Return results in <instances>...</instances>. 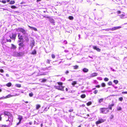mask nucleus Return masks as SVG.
<instances>
[{"instance_id":"f257e3e1","label":"nucleus","mask_w":127,"mask_h":127,"mask_svg":"<svg viewBox=\"0 0 127 127\" xmlns=\"http://www.w3.org/2000/svg\"><path fill=\"white\" fill-rule=\"evenodd\" d=\"M4 114L5 116H7L8 117V119L6 121H9V125H11L13 119V117L12 115L10 112L6 111H4Z\"/></svg>"},{"instance_id":"f03ea898","label":"nucleus","mask_w":127,"mask_h":127,"mask_svg":"<svg viewBox=\"0 0 127 127\" xmlns=\"http://www.w3.org/2000/svg\"><path fill=\"white\" fill-rule=\"evenodd\" d=\"M57 84L59 85L58 86H54L55 88L59 90L64 91V87L62 85L63 83L60 82H58Z\"/></svg>"},{"instance_id":"7ed1b4c3","label":"nucleus","mask_w":127,"mask_h":127,"mask_svg":"<svg viewBox=\"0 0 127 127\" xmlns=\"http://www.w3.org/2000/svg\"><path fill=\"white\" fill-rule=\"evenodd\" d=\"M99 110L100 113L103 114H107L109 112L108 108L102 107L100 108Z\"/></svg>"},{"instance_id":"20e7f679","label":"nucleus","mask_w":127,"mask_h":127,"mask_svg":"<svg viewBox=\"0 0 127 127\" xmlns=\"http://www.w3.org/2000/svg\"><path fill=\"white\" fill-rule=\"evenodd\" d=\"M18 39L19 40L18 41V42H23L24 41L23 36L20 33H18Z\"/></svg>"},{"instance_id":"39448f33","label":"nucleus","mask_w":127,"mask_h":127,"mask_svg":"<svg viewBox=\"0 0 127 127\" xmlns=\"http://www.w3.org/2000/svg\"><path fill=\"white\" fill-rule=\"evenodd\" d=\"M16 31L17 32H22L24 34H25L26 33V32L25 30L22 28H19L16 29Z\"/></svg>"},{"instance_id":"423d86ee","label":"nucleus","mask_w":127,"mask_h":127,"mask_svg":"<svg viewBox=\"0 0 127 127\" xmlns=\"http://www.w3.org/2000/svg\"><path fill=\"white\" fill-rule=\"evenodd\" d=\"M106 121L105 119H104L102 118L99 119L98 120L95 122L96 124L97 125L99 124L104 122Z\"/></svg>"},{"instance_id":"0eeeda50","label":"nucleus","mask_w":127,"mask_h":127,"mask_svg":"<svg viewBox=\"0 0 127 127\" xmlns=\"http://www.w3.org/2000/svg\"><path fill=\"white\" fill-rule=\"evenodd\" d=\"M16 33H12V35H10L9 37L10 38L12 39L15 40L16 38Z\"/></svg>"},{"instance_id":"6e6552de","label":"nucleus","mask_w":127,"mask_h":127,"mask_svg":"<svg viewBox=\"0 0 127 127\" xmlns=\"http://www.w3.org/2000/svg\"><path fill=\"white\" fill-rule=\"evenodd\" d=\"M18 45L19 46V49H21V48H24V47L25 46V44L23 43V42H21L19 43L18 44Z\"/></svg>"},{"instance_id":"1a4fd4ad","label":"nucleus","mask_w":127,"mask_h":127,"mask_svg":"<svg viewBox=\"0 0 127 127\" xmlns=\"http://www.w3.org/2000/svg\"><path fill=\"white\" fill-rule=\"evenodd\" d=\"M121 28V26H118L117 27H114L113 28H112L111 29H110L112 31H114L120 28Z\"/></svg>"},{"instance_id":"9d476101","label":"nucleus","mask_w":127,"mask_h":127,"mask_svg":"<svg viewBox=\"0 0 127 127\" xmlns=\"http://www.w3.org/2000/svg\"><path fill=\"white\" fill-rule=\"evenodd\" d=\"M24 54V53L22 52H19L17 53L16 55L18 57H20L23 55Z\"/></svg>"},{"instance_id":"9b49d317","label":"nucleus","mask_w":127,"mask_h":127,"mask_svg":"<svg viewBox=\"0 0 127 127\" xmlns=\"http://www.w3.org/2000/svg\"><path fill=\"white\" fill-rule=\"evenodd\" d=\"M93 48L94 49L96 50L98 52H100L101 51V50L100 49L98 48H97L96 46H93Z\"/></svg>"},{"instance_id":"f8f14e48","label":"nucleus","mask_w":127,"mask_h":127,"mask_svg":"<svg viewBox=\"0 0 127 127\" xmlns=\"http://www.w3.org/2000/svg\"><path fill=\"white\" fill-rule=\"evenodd\" d=\"M35 42L34 40H33L32 41V42L30 43V46H31V48H32V47L34 46Z\"/></svg>"},{"instance_id":"ddd939ff","label":"nucleus","mask_w":127,"mask_h":127,"mask_svg":"<svg viewBox=\"0 0 127 127\" xmlns=\"http://www.w3.org/2000/svg\"><path fill=\"white\" fill-rule=\"evenodd\" d=\"M23 118V117L22 116L20 115L18 116V117L17 119L19 120V121L21 122V121Z\"/></svg>"},{"instance_id":"4468645a","label":"nucleus","mask_w":127,"mask_h":127,"mask_svg":"<svg viewBox=\"0 0 127 127\" xmlns=\"http://www.w3.org/2000/svg\"><path fill=\"white\" fill-rule=\"evenodd\" d=\"M83 71L84 73H86L89 70L86 68H84L83 69Z\"/></svg>"},{"instance_id":"2eb2a0df","label":"nucleus","mask_w":127,"mask_h":127,"mask_svg":"<svg viewBox=\"0 0 127 127\" xmlns=\"http://www.w3.org/2000/svg\"><path fill=\"white\" fill-rule=\"evenodd\" d=\"M11 49H15L17 48L16 46L13 44H11Z\"/></svg>"},{"instance_id":"dca6fc26","label":"nucleus","mask_w":127,"mask_h":127,"mask_svg":"<svg viewBox=\"0 0 127 127\" xmlns=\"http://www.w3.org/2000/svg\"><path fill=\"white\" fill-rule=\"evenodd\" d=\"M114 105V104H112L111 105H109V108L110 109L112 110V106H113Z\"/></svg>"},{"instance_id":"f3484780","label":"nucleus","mask_w":127,"mask_h":127,"mask_svg":"<svg viewBox=\"0 0 127 127\" xmlns=\"http://www.w3.org/2000/svg\"><path fill=\"white\" fill-rule=\"evenodd\" d=\"M28 27L30 29H33V30H34L35 31H37V29L33 27H32L30 26H29Z\"/></svg>"},{"instance_id":"a211bd4d","label":"nucleus","mask_w":127,"mask_h":127,"mask_svg":"<svg viewBox=\"0 0 127 127\" xmlns=\"http://www.w3.org/2000/svg\"><path fill=\"white\" fill-rule=\"evenodd\" d=\"M36 54V51L35 49H34L31 53V54L32 55H35Z\"/></svg>"},{"instance_id":"6ab92c4d","label":"nucleus","mask_w":127,"mask_h":127,"mask_svg":"<svg viewBox=\"0 0 127 127\" xmlns=\"http://www.w3.org/2000/svg\"><path fill=\"white\" fill-rule=\"evenodd\" d=\"M41 107L40 105L39 104H36V109H38Z\"/></svg>"},{"instance_id":"aec40b11","label":"nucleus","mask_w":127,"mask_h":127,"mask_svg":"<svg viewBox=\"0 0 127 127\" xmlns=\"http://www.w3.org/2000/svg\"><path fill=\"white\" fill-rule=\"evenodd\" d=\"M12 96H13L12 95H7L5 97H4V98H9V97H12Z\"/></svg>"},{"instance_id":"412c9836","label":"nucleus","mask_w":127,"mask_h":127,"mask_svg":"<svg viewBox=\"0 0 127 127\" xmlns=\"http://www.w3.org/2000/svg\"><path fill=\"white\" fill-rule=\"evenodd\" d=\"M86 97V95L84 94L80 96V97L82 98H85Z\"/></svg>"},{"instance_id":"4be33fe9","label":"nucleus","mask_w":127,"mask_h":127,"mask_svg":"<svg viewBox=\"0 0 127 127\" xmlns=\"http://www.w3.org/2000/svg\"><path fill=\"white\" fill-rule=\"evenodd\" d=\"M11 83L10 82H9L6 85L8 87H9L11 86Z\"/></svg>"},{"instance_id":"5701e85b","label":"nucleus","mask_w":127,"mask_h":127,"mask_svg":"<svg viewBox=\"0 0 127 127\" xmlns=\"http://www.w3.org/2000/svg\"><path fill=\"white\" fill-rule=\"evenodd\" d=\"M77 84V81H73L71 83L72 85L74 86V85Z\"/></svg>"},{"instance_id":"b1692460","label":"nucleus","mask_w":127,"mask_h":127,"mask_svg":"<svg viewBox=\"0 0 127 127\" xmlns=\"http://www.w3.org/2000/svg\"><path fill=\"white\" fill-rule=\"evenodd\" d=\"M113 82L115 83V84H117L118 83L119 81L117 80H114L113 81Z\"/></svg>"},{"instance_id":"393cba45","label":"nucleus","mask_w":127,"mask_h":127,"mask_svg":"<svg viewBox=\"0 0 127 127\" xmlns=\"http://www.w3.org/2000/svg\"><path fill=\"white\" fill-rule=\"evenodd\" d=\"M125 14H122L121 15H120V17L121 19H123L124 18V17L125 16Z\"/></svg>"},{"instance_id":"a878e982","label":"nucleus","mask_w":127,"mask_h":127,"mask_svg":"<svg viewBox=\"0 0 127 127\" xmlns=\"http://www.w3.org/2000/svg\"><path fill=\"white\" fill-rule=\"evenodd\" d=\"M15 3V1L14 0L11 1L9 2V4H13Z\"/></svg>"},{"instance_id":"bb28decb","label":"nucleus","mask_w":127,"mask_h":127,"mask_svg":"<svg viewBox=\"0 0 127 127\" xmlns=\"http://www.w3.org/2000/svg\"><path fill=\"white\" fill-rule=\"evenodd\" d=\"M10 125H9V124L8 125H2L1 126V127H9V126Z\"/></svg>"},{"instance_id":"cd10ccee","label":"nucleus","mask_w":127,"mask_h":127,"mask_svg":"<svg viewBox=\"0 0 127 127\" xmlns=\"http://www.w3.org/2000/svg\"><path fill=\"white\" fill-rule=\"evenodd\" d=\"M103 98H101L99 100H98V102L100 103L101 102H102L103 101Z\"/></svg>"},{"instance_id":"c85d7f7f","label":"nucleus","mask_w":127,"mask_h":127,"mask_svg":"<svg viewBox=\"0 0 127 127\" xmlns=\"http://www.w3.org/2000/svg\"><path fill=\"white\" fill-rule=\"evenodd\" d=\"M15 86L18 88H20L21 87V85L20 84H16L15 85Z\"/></svg>"},{"instance_id":"c756f323","label":"nucleus","mask_w":127,"mask_h":127,"mask_svg":"<svg viewBox=\"0 0 127 127\" xmlns=\"http://www.w3.org/2000/svg\"><path fill=\"white\" fill-rule=\"evenodd\" d=\"M50 21L52 23H55L54 20L53 19H51L50 20Z\"/></svg>"},{"instance_id":"7c9ffc66","label":"nucleus","mask_w":127,"mask_h":127,"mask_svg":"<svg viewBox=\"0 0 127 127\" xmlns=\"http://www.w3.org/2000/svg\"><path fill=\"white\" fill-rule=\"evenodd\" d=\"M92 104V102L91 101H89L86 103L87 105L88 106H89L91 105Z\"/></svg>"},{"instance_id":"2f4dec72","label":"nucleus","mask_w":127,"mask_h":127,"mask_svg":"<svg viewBox=\"0 0 127 127\" xmlns=\"http://www.w3.org/2000/svg\"><path fill=\"white\" fill-rule=\"evenodd\" d=\"M42 80L41 81V82H45L46 81V79H42Z\"/></svg>"},{"instance_id":"473e14b6","label":"nucleus","mask_w":127,"mask_h":127,"mask_svg":"<svg viewBox=\"0 0 127 127\" xmlns=\"http://www.w3.org/2000/svg\"><path fill=\"white\" fill-rule=\"evenodd\" d=\"M78 67V66L77 65H75L73 66V68L74 69H77Z\"/></svg>"},{"instance_id":"72a5a7b5","label":"nucleus","mask_w":127,"mask_h":127,"mask_svg":"<svg viewBox=\"0 0 127 127\" xmlns=\"http://www.w3.org/2000/svg\"><path fill=\"white\" fill-rule=\"evenodd\" d=\"M11 7L12 9H15L17 8V7L14 5H12L11 6Z\"/></svg>"},{"instance_id":"f704fd0d","label":"nucleus","mask_w":127,"mask_h":127,"mask_svg":"<svg viewBox=\"0 0 127 127\" xmlns=\"http://www.w3.org/2000/svg\"><path fill=\"white\" fill-rule=\"evenodd\" d=\"M101 85L102 87H104L106 86L105 84L104 83H102L101 84Z\"/></svg>"},{"instance_id":"c9c22d12","label":"nucleus","mask_w":127,"mask_h":127,"mask_svg":"<svg viewBox=\"0 0 127 127\" xmlns=\"http://www.w3.org/2000/svg\"><path fill=\"white\" fill-rule=\"evenodd\" d=\"M68 18L70 20H72L73 19V17L71 16H69Z\"/></svg>"},{"instance_id":"e433bc0d","label":"nucleus","mask_w":127,"mask_h":127,"mask_svg":"<svg viewBox=\"0 0 127 127\" xmlns=\"http://www.w3.org/2000/svg\"><path fill=\"white\" fill-rule=\"evenodd\" d=\"M112 82L111 81H109L107 83L109 85H112Z\"/></svg>"},{"instance_id":"4c0bfd02","label":"nucleus","mask_w":127,"mask_h":127,"mask_svg":"<svg viewBox=\"0 0 127 127\" xmlns=\"http://www.w3.org/2000/svg\"><path fill=\"white\" fill-rule=\"evenodd\" d=\"M51 57H52V58L54 59L55 57V55L54 54H52L51 55Z\"/></svg>"},{"instance_id":"58836bf2","label":"nucleus","mask_w":127,"mask_h":127,"mask_svg":"<svg viewBox=\"0 0 127 127\" xmlns=\"http://www.w3.org/2000/svg\"><path fill=\"white\" fill-rule=\"evenodd\" d=\"M104 80L105 81H107L109 80V79L107 78H105L104 79Z\"/></svg>"},{"instance_id":"ea45409f","label":"nucleus","mask_w":127,"mask_h":127,"mask_svg":"<svg viewBox=\"0 0 127 127\" xmlns=\"http://www.w3.org/2000/svg\"><path fill=\"white\" fill-rule=\"evenodd\" d=\"M123 98L122 97H121L119 98V100L120 101H122L123 100Z\"/></svg>"},{"instance_id":"a19ab883","label":"nucleus","mask_w":127,"mask_h":127,"mask_svg":"<svg viewBox=\"0 0 127 127\" xmlns=\"http://www.w3.org/2000/svg\"><path fill=\"white\" fill-rule=\"evenodd\" d=\"M98 92V91L97 90H95L94 91L93 93L95 94H96Z\"/></svg>"},{"instance_id":"79ce46f5","label":"nucleus","mask_w":127,"mask_h":127,"mask_svg":"<svg viewBox=\"0 0 127 127\" xmlns=\"http://www.w3.org/2000/svg\"><path fill=\"white\" fill-rule=\"evenodd\" d=\"M29 95L30 97H32L33 96V94L32 93L29 94Z\"/></svg>"},{"instance_id":"37998d69","label":"nucleus","mask_w":127,"mask_h":127,"mask_svg":"<svg viewBox=\"0 0 127 127\" xmlns=\"http://www.w3.org/2000/svg\"><path fill=\"white\" fill-rule=\"evenodd\" d=\"M51 61L49 59H48L46 61L47 63L48 64H50V62Z\"/></svg>"},{"instance_id":"c03bdc74","label":"nucleus","mask_w":127,"mask_h":127,"mask_svg":"<svg viewBox=\"0 0 127 127\" xmlns=\"http://www.w3.org/2000/svg\"><path fill=\"white\" fill-rule=\"evenodd\" d=\"M113 117H114L113 115H111L110 116V117H109L110 118V119H112V118H113Z\"/></svg>"},{"instance_id":"a18cd8bd","label":"nucleus","mask_w":127,"mask_h":127,"mask_svg":"<svg viewBox=\"0 0 127 127\" xmlns=\"http://www.w3.org/2000/svg\"><path fill=\"white\" fill-rule=\"evenodd\" d=\"M6 41L7 42H11V40L10 39H7Z\"/></svg>"},{"instance_id":"49530a36","label":"nucleus","mask_w":127,"mask_h":127,"mask_svg":"<svg viewBox=\"0 0 127 127\" xmlns=\"http://www.w3.org/2000/svg\"><path fill=\"white\" fill-rule=\"evenodd\" d=\"M73 111V109H70L68 111L69 112H72Z\"/></svg>"},{"instance_id":"de8ad7c7","label":"nucleus","mask_w":127,"mask_h":127,"mask_svg":"<svg viewBox=\"0 0 127 127\" xmlns=\"http://www.w3.org/2000/svg\"><path fill=\"white\" fill-rule=\"evenodd\" d=\"M1 2L2 3H3V4H5L6 2V1L5 0L2 1Z\"/></svg>"},{"instance_id":"09e8293b","label":"nucleus","mask_w":127,"mask_h":127,"mask_svg":"<svg viewBox=\"0 0 127 127\" xmlns=\"http://www.w3.org/2000/svg\"><path fill=\"white\" fill-rule=\"evenodd\" d=\"M49 108V107H48V108L47 107H45V110L46 111H47L48 110Z\"/></svg>"},{"instance_id":"8fccbe9b","label":"nucleus","mask_w":127,"mask_h":127,"mask_svg":"<svg viewBox=\"0 0 127 127\" xmlns=\"http://www.w3.org/2000/svg\"><path fill=\"white\" fill-rule=\"evenodd\" d=\"M121 11L120 10L118 11H117V13L118 14H120L121 13Z\"/></svg>"},{"instance_id":"3c124183","label":"nucleus","mask_w":127,"mask_h":127,"mask_svg":"<svg viewBox=\"0 0 127 127\" xmlns=\"http://www.w3.org/2000/svg\"><path fill=\"white\" fill-rule=\"evenodd\" d=\"M95 87L96 88H99L100 87V86L99 85H96L95 86Z\"/></svg>"},{"instance_id":"603ef678","label":"nucleus","mask_w":127,"mask_h":127,"mask_svg":"<svg viewBox=\"0 0 127 127\" xmlns=\"http://www.w3.org/2000/svg\"><path fill=\"white\" fill-rule=\"evenodd\" d=\"M44 17L47 18H48V19H49L50 18V16H44Z\"/></svg>"},{"instance_id":"864d4df0","label":"nucleus","mask_w":127,"mask_h":127,"mask_svg":"<svg viewBox=\"0 0 127 127\" xmlns=\"http://www.w3.org/2000/svg\"><path fill=\"white\" fill-rule=\"evenodd\" d=\"M122 109L120 107H119L117 108V110H121Z\"/></svg>"},{"instance_id":"5fc2aeb1","label":"nucleus","mask_w":127,"mask_h":127,"mask_svg":"<svg viewBox=\"0 0 127 127\" xmlns=\"http://www.w3.org/2000/svg\"><path fill=\"white\" fill-rule=\"evenodd\" d=\"M122 93V94H127V92H123Z\"/></svg>"},{"instance_id":"6e6d98bb","label":"nucleus","mask_w":127,"mask_h":127,"mask_svg":"<svg viewBox=\"0 0 127 127\" xmlns=\"http://www.w3.org/2000/svg\"><path fill=\"white\" fill-rule=\"evenodd\" d=\"M0 72L1 73H3L4 72V71L2 69H0Z\"/></svg>"},{"instance_id":"4d7b16f0","label":"nucleus","mask_w":127,"mask_h":127,"mask_svg":"<svg viewBox=\"0 0 127 127\" xmlns=\"http://www.w3.org/2000/svg\"><path fill=\"white\" fill-rule=\"evenodd\" d=\"M21 122L19 121V122L16 125H18L19 124L21 123Z\"/></svg>"},{"instance_id":"13d9d810","label":"nucleus","mask_w":127,"mask_h":127,"mask_svg":"<svg viewBox=\"0 0 127 127\" xmlns=\"http://www.w3.org/2000/svg\"><path fill=\"white\" fill-rule=\"evenodd\" d=\"M51 67V66H49V67H46L45 68V69H49V68H50V67Z\"/></svg>"},{"instance_id":"bf43d9fd","label":"nucleus","mask_w":127,"mask_h":127,"mask_svg":"<svg viewBox=\"0 0 127 127\" xmlns=\"http://www.w3.org/2000/svg\"><path fill=\"white\" fill-rule=\"evenodd\" d=\"M69 73V71L68 70H67L65 72V73L66 74H67L68 73Z\"/></svg>"},{"instance_id":"052dcab7","label":"nucleus","mask_w":127,"mask_h":127,"mask_svg":"<svg viewBox=\"0 0 127 127\" xmlns=\"http://www.w3.org/2000/svg\"><path fill=\"white\" fill-rule=\"evenodd\" d=\"M64 52H65V53H67V52H68V50H65L64 51Z\"/></svg>"},{"instance_id":"680f3d73","label":"nucleus","mask_w":127,"mask_h":127,"mask_svg":"<svg viewBox=\"0 0 127 127\" xmlns=\"http://www.w3.org/2000/svg\"><path fill=\"white\" fill-rule=\"evenodd\" d=\"M1 115H0V121H1Z\"/></svg>"},{"instance_id":"e2e57ef3","label":"nucleus","mask_w":127,"mask_h":127,"mask_svg":"<svg viewBox=\"0 0 127 127\" xmlns=\"http://www.w3.org/2000/svg\"><path fill=\"white\" fill-rule=\"evenodd\" d=\"M29 39L28 38V37H27V38L26 39V40L27 41H29Z\"/></svg>"},{"instance_id":"0e129e2a","label":"nucleus","mask_w":127,"mask_h":127,"mask_svg":"<svg viewBox=\"0 0 127 127\" xmlns=\"http://www.w3.org/2000/svg\"><path fill=\"white\" fill-rule=\"evenodd\" d=\"M29 124L30 125H31L32 124V122H29Z\"/></svg>"},{"instance_id":"69168bd1","label":"nucleus","mask_w":127,"mask_h":127,"mask_svg":"<svg viewBox=\"0 0 127 127\" xmlns=\"http://www.w3.org/2000/svg\"><path fill=\"white\" fill-rule=\"evenodd\" d=\"M41 0H36V1L37 2H38L39 1H40Z\"/></svg>"},{"instance_id":"338daca9","label":"nucleus","mask_w":127,"mask_h":127,"mask_svg":"<svg viewBox=\"0 0 127 127\" xmlns=\"http://www.w3.org/2000/svg\"><path fill=\"white\" fill-rule=\"evenodd\" d=\"M25 103H28V101H25Z\"/></svg>"},{"instance_id":"774afa93","label":"nucleus","mask_w":127,"mask_h":127,"mask_svg":"<svg viewBox=\"0 0 127 127\" xmlns=\"http://www.w3.org/2000/svg\"><path fill=\"white\" fill-rule=\"evenodd\" d=\"M65 90L66 91H68V89L67 88H66L65 89Z\"/></svg>"}]
</instances>
